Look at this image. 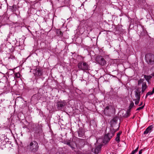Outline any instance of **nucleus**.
I'll return each instance as SVG.
<instances>
[{"label": "nucleus", "instance_id": "nucleus-1", "mask_svg": "<svg viewBox=\"0 0 154 154\" xmlns=\"http://www.w3.org/2000/svg\"><path fill=\"white\" fill-rule=\"evenodd\" d=\"M146 62L149 65L154 64V55L151 53H148L145 56Z\"/></svg>", "mask_w": 154, "mask_h": 154}, {"label": "nucleus", "instance_id": "nucleus-10", "mask_svg": "<svg viewBox=\"0 0 154 154\" xmlns=\"http://www.w3.org/2000/svg\"><path fill=\"white\" fill-rule=\"evenodd\" d=\"M101 148V145H98L95 149L94 153L95 154H98L100 151Z\"/></svg>", "mask_w": 154, "mask_h": 154}, {"label": "nucleus", "instance_id": "nucleus-21", "mask_svg": "<svg viewBox=\"0 0 154 154\" xmlns=\"http://www.w3.org/2000/svg\"><path fill=\"white\" fill-rule=\"evenodd\" d=\"M145 105L144 104L143 106H142L141 107H140L138 108L136 110V111H138L140 110L143 108L144 107Z\"/></svg>", "mask_w": 154, "mask_h": 154}, {"label": "nucleus", "instance_id": "nucleus-15", "mask_svg": "<svg viewBox=\"0 0 154 154\" xmlns=\"http://www.w3.org/2000/svg\"><path fill=\"white\" fill-rule=\"evenodd\" d=\"M11 7V9L13 11H16L17 8L16 5H14L12 6Z\"/></svg>", "mask_w": 154, "mask_h": 154}, {"label": "nucleus", "instance_id": "nucleus-17", "mask_svg": "<svg viewBox=\"0 0 154 154\" xmlns=\"http://www.w3.org/2000/svg\"><path fill=\"white\" fill-rule=\"evenodd\" d=\"M135 97H136V98L140 99V93H135Z\"/></svg>", "mask_w": 154, "mask_h": 154}, {"label": "nucleus", "instance_id": "nucleus-20", "mask_svg": "<svg viewBox=\"0 0 154 154\" xmlns=\"http://www.w3.org/2000/svg\"><path fill=\"white\" fill-rule=\"evenodd\" d=\"M140 88H138L136 89L135 91V93H140Z\"/></svg>", "mask_w": 154, "mask_h": 154}, {"label": "nucleus", "instance_id": "nucleus-7", "mask_svg": "<svg viewBox=\"0 0 154 154\" xmlns=\"http://www.w3.org/2000/svg\"><path fill=\"white\" fill-rule=\"evenodd\" d=\"M153 126L152 125H150L149 126L144 132L143 134H146L149 133H150L152 130Z\"/></svg>", "mask_w": 154, "mask_h": 154}, {"label": "nucleus", "instance_id": "nucleus-24", "mask_svg": "<svg viewBox=\"0 0 154 154\" xmlns=\"http://www.w3.org/2000/svg\"><path fill=\"white\" fill-rule=\"evenodd\" d=\"M1 143L3 144V146H4L6 143V141H2Z\"/></svg>", "mask_w": 154, "mask_h": 154}, {"label": "nucleus", "instance_id": "nucleus-4", "mask_svg": "<svg viewBox=\"0 0 154 154\" xmlns=\"http://www.w3.org/2000/svg\"><path fill=\"white\" fill-rule=\"evenodd\" d=\"M96 60L98 63L101 66H104L106 64V61L101 56L97 57Z\"/></svg>", "mask_w": 154, "mask_h": 154}, {"label": "nucleus", "instance_id": "nucleus-13", "mask_svg": "<svg viewBox=\"0 0 154 154\" xmlns=\"http://www.w3.org/2000/svg\"><path fill=\"white\" fill-rule=\"evenodd\" d=\"M14 79L20 78L21 75L19 72H16L14 73Z\"/></svg>", "mask_w": 154, "mask_h": 154}, {"label": "nucleus", "instance_id": "nucleus-9", "mask_svg": "<svg viewBox=\"0 0 154 154\" xmlns=\"http://www.w3.org/2000/svg\"><path fill=\"white\" fill-rule=\"evenodd\" d=\"M122 133V132L121 131H119L116 135V137L115 139V140L117 143H119L120 142V136Z\"/></svg>", "mask_w": 154, "mask_h": 154}, {"label": "nucleus", "instance_id": "nucleus-19", "mask_svg": "<svg viewBox=\"0 0 154 154\" xmlns=\"http://www.w3.org/2000/svg\"><path fill=\"white\" fill-rule=\"evenodd\" d=\"M134 104L133 102H131L129 106V109H131L134 106Z\"/></svg>", "mask_w": 154, "mask_h": 154}, {"label": "nucleus", "instance_id": "nucleus-18", "mask_svg": "<svg viewBox=\"0 0 154 154\" xmlns=\"http://www.w3.org/2000/svg\"><path fill=\"white\" fill-rule=\"evenodd\" d=\"M140 99L139 98H136V99L134 100L135 101V105H137L138 104L139 102Z\"/></svg>", "mask_w": 154, "mask_h": 154}, {"label": "nucleus", "instance_id": "nucleus-31", "mask_svg": "<svg viewBox=\"0 0 154 154\" xmlns=\"http://www.w3.org/2000/svg\"><path fill=\"white\" fill-rule=\"evenodd\" d=\"M139 148V146H138L136 148V149H137V150H138V149Z\"/></svg>", "mask_w": 154, "mask_h": 154}, {"label": "nucleus", "instance_id": "nucleus-16", "mask_svg": "<svg viewBox=\"0 0 154 154\" xmlns=\"http://www.w3.org/2000/svg\"><path fill=\"white\" fill-rule=\"evenodd\" d=\"M154 93V88H153L152 91L148 92L147 93V95H152Z\"/></svg>", "mask_w": 154, "mask_h": 154}, {"label": "nucleus", "instance_id": "nucleus-23", "mask_svg": "<svg viewBox=\"0 0 154 154\" xmlns=\"http://www.w3.org/2000/svg\"><path fill=\"white\" fill-rule=\"evenodd\" d=\"M66 144L69 146H71V145H70V142H67V143H66Z\"/></svg>", "mask_w": 154, "mask_h": 154}, {"label": "nucleus", "instance_id": "nucleus-25", "mask_svg": "<svg viewBox=\"0 0 154 154\" xmlns=\"http://www.w3.org/2000/svg\"><path fill=\"white\" fill-rule=\"evenodd\" d=\"M142 149H141V150L139 151V154H141L142 153Z\"/></svg>", "mask_w": 154, "mask_h": 154}, {"label": "nucleus", "instance_id": "nucleus-22", "mask_svg": "<svg viewBox=\"0 0 154 154\" xmlns=\"http://www.w3.org/2000/svg\"><path fill=\"white\" fill-rule=\"evenodd\" d=\"M57 33L59 35H63V33H62L61 31H60V30H57Z\"/></svg>", "mask_w": 154, "mask_h": 154}, {"label": "nucleus", "instance_id": "nucleus-32", "mask_svg": "<svg viewBox=\"0 0 154 154\" xmlns=\"http://www.w3.org/2000/svg\"><path fill=\"white\" fill-rule=\"evenodd\" d=\"M146 75H145V76H144V77H145V79H146Z\"/></svg>", "mask_w": 154, "mask_h": 154}, {"label": "nucleus", "instance_id": "nucleus-26", "mask_svg": "<svg viewBox=\"0 0 154 154\" xmlns=\"http://www.w3.org/2000/svg\"><path fill=\"white\" fill-rule=\"evenodd\" d=\"M142 81L141 80L139 81L138 83L139 85L140 84H141V83L142 82Z\"/></svg>", "mask_w": 154, "mask_h": 154}, {"label": "nucleus", "instance_id": "nucleus-30", "mask_svg": "<svg viewBox=\"0 0 154 154\" xmlns=\"http://www.w3.org/2000/svg\"><path fill=\"white\" fill-rule=\"evenodd\" d=\"M149 96V95H147V94H146V96H145V98H146L147 97V96Z\"/></svg>", "mask_w": 154, "mask_h": 154}, {"label": "nucleus", "instance_id": "nucleus-12", "mask_svg": "<svg viewBox=\"0 0 154 154\" xmlns=\"http://www.w3.org/2000/svg\"><path fill=\"white\" fill-rule=\"evenodd\" d=\"M147 86L146 83H143L142 85V91L144 92L147 88Z\"/></svg>", "mask_w": 154, "mask_h": 154}, {"label": "nucleus", "instance_id": "nucleus-33", "mask_svg": "<svg viewBox=\"0 0 154 154\" xmlns=\"http://www.w3.org/2000/svg\"><path fill=\"white\" fill-rule=\"evenodd\" d=\"M134 116L133 117L132 119H134Z\"/></svg>", "mask_w": 154, "mask_h": 154}, {"label": "nucleus", "instance_id": "nucleus-3", "mask_svg": "<svg viewBox=\"0 0 154 154\" xmlns=\"http://www.w3.org/2000/svg\"><path fill=\"white\" fill-rule=\"evenodd\" d=\"M31 150L33 152L36 151L38 148V143L36 141L31 142L29 146Z\"/></svg>", "mask_w": 154, "mask_h": 154}, {"label": "nucleus", "instance_id": "nucleus-8", "mask_svg": "<svg viewBox=\"0 0 154 154\" xmlns=\"http://www.w3.org/2000/svg\"><path fill=\"white\" fill-rule=\"evenodd\" d=\"M110 107H112V106L111 105L107 106L105 108L104 110V113L106 115L108 116L109 115V111Z\"/></svg>", "mask_w": 154, "mask_h": 154}, {"label": "nucleus", "instance_id": "nucleus-11", "mask_svg": "<svg viewBox=\"0 0 154 154\" xmlns=\"http://www.w3.org/2000/svg\"><path fill=\"white\" fill-rule=\"evenodd\" d=\"M42 70L41 69L38 68L37 70V72L36 73V75L38 77L42 76Z\"/></svg>", "mask_w": 154, "mask_h": 154}, {"label": "nucleus", "instance_id": "nucleus-29", "mask_svg": "<svg viewBox=\"0 0 154 154\" xmlns=\"http://www.w3.org/2000/svg\"><path fill=\"white\" fill-rule=\"evenodd\" d=\"M135 154L134 152H133V151L132 152H131V153H130V154Z\"/></svg>", "mask_w": 154, "mask_h": 154}, {"label": "nucleus", "instance_id": "nucleus-28", "mask_svg": "<svg viewBox=\"0 0 154 154\" xmlns=\"http://www.w3.org/2000/svg\"><path fill=\"white\" fill-rule=\"evenodd\" d=\"M143 104V103L142 102H141L140 103V104L139 105V106H141Z\"/></svg>", "mask_w": 154, "mask_h": 154}, {"label": "nucleus", "instance_id": "nucleus-14", "mask_svg": "<svg viewBox=\"0 0 154 154\" xmlns=\"http://www.w3.org/2000/svg\"><path fill=\"white\" fill-rule=\"evenodd\" d=\"M79 136L80 137H82L84 135V133L82 130H79L78 131Z\"/></svg>", "mask_w": 154, "mask_h": 154}, {"label": "nucleus", "instance_id": "nucleus-5", "mask_svg": "<svg viewBox=\"0 0 154 154\" xmlns=\"http://www.w3.org/2000/svg\"><path fill=\"white\" fill-rule=\"evenodd\" d=\"M114 134V132L112 131H110L108 134H105L104 137V140L106 142L109 141L110 139L113 137Z\"/></svg>", "mask_w": 154, "mask_h": 154}, {"label": "nucleus", "instance_id": "nucleus-6", "mask_svg": "<svg viewBox=\"0 0 154 154\" xmlns=\"http://www.w3.org/2000/svg\"><path fill=\"white\" fill-rule=\"evenodd\" d=\"M66 104V102L65 101H61L57 102V108L58 109L61 110L63 109V107Z\"/></svg>", "mask_w": 154, "mask_h": 154}, {"label": "nucleus", "instance_id": "nucleus-27", "mask_svg": "<svg viewBox=\"0 0 154 154\" xmlns=\"http://www.w3.org/2000/svg\"><path fill=\"white\" fill-rule=\"evenodd\" d=\"M137 149H135L134 150H133L132 151H133V152H134V153H135L136 152H137Z\"/></svg>", "mask_w": 154, "mask_h": 154}, {"label": "nucleus", "instance_id": "nucleus-2", "mask_svg": "<svg viewBox=\"0 0 154 154\" xmlns=\"http://www.w3.org/2000/svg\"><path fill=\"white\" fill-rule=\"evenodd\" d=\"M78 67L80 70L87 71L89 69V66L87 63L80 62L78 64Z\"/></svg>", "mask_w": 154, "mask_h": 154}, {"label": "nucleus", "instance_id": "nucleus-34", "mask_svg": "<svg viewBox=\"0 0 154 154\" xmlns=\"http://www.w3.org/2000/svg\"><path fill=\"white\" fill-rule=\"evenodd\" d=\"M10 58H12L11 57V56H10Z\"/></svg>", "mask_w": 154, "mask_h": 154}]
</instances>
